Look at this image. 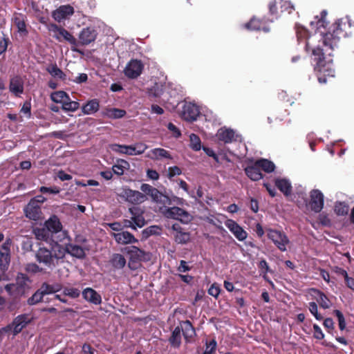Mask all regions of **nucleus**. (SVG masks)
I'll return each mask as SVG.
<instances>
[{"label": "nucleus", "instance_id": "nucleus-1", "mask_svg": "<svg viewBox=\"0 0 354 354\" xmlns=\"http://www.w3.org/2000/svg\"><path fill=\"white\" fill-rule=\"evenodd\" d=\"M327 15L326 10L320 13V19L317 21V32L322 36L323 46L326 48H316L312 50V54L315 56V71L317 72V79L320 84H326L328 78L332 77V58L331 53H327V50H332V32L330 30L329 22L325 21Z\"/></svg>", "mask_w": 354, "mask_h": 354}, {"label": "nucleus", "instance_id": "nucleus-2", "mask_svg": "<svg viewBox=\"0 0 354 354\" xmlns=\"http://www.w3.org/2000/svg\"><path fill=\"white\" fill-rule=\"evenodd\" d=\"M65 255L66 250L60 245L57 244L55 246L51 247L50 249L40 245L36 252L35 258L39 263L53 269L63 261Z\"/></svg>", "mask_w": 354, "mask_h": 354}, {"label": "nucleus", "instance_id": "nucleus-3", "mask_svg": "<svg viewBox=\"0 0 354 354\" xmlns=\"http://www.w3.org/2000/svg\"><path fill=\"white\" fill-rule=\"evenodd\" d=\"M127 253L129 255L128 267L131 270H136L141 266L142 261H148L151 259V254L147 252L136 246H131L126 248Z\"/></svg>", "mask_w": 354, "mask_h": 354}, {"label": "nucleus", "instance_id": "nucleus-4", "mask_svg": "<svg viewBox=\"0 0 354 354\" xmlns=\"http://www.w3.org/2000/svg\"><path fill=\"white\" fill-rule=\"evenodd\" d=\"M160 212L165 218L178 220L183 223H188L192 220L189 213L178 207H160Z\"/></svg>", "mask_w": 354, "mask_h": 354}, {"label": "nucleus", "instance_id": "nucleus-5", "mask_svg": "<svg viewBox=\"0 0 354 354\" xmlns=\"http://www.w3.org/2000/svg\"><path fill=\"white\" fill-rule=\"evenodd\" d=\"M268 238L272 241L274 245L281 251L286 252L287 246L290 244L288 236L283 231L267 228L266 229Z\"/></svg>", "mask_w": 354, "mask_h": 354}, {"label": "nucleus", "instance_id": "nucleus-6", "mask_svg": "<svg viewBox=\"0 0 354 354\" xmlns=\"http://www.w3.org/2000/svg\"><path fill=\"white\" fill-rule=\"evenodd\" d=\"M351 28V24L347 17L337 19L333 24V43L335 39L339 40L341 38H345L348 35L347 30Z\"/></svg>", "mask_w": 354, "mask_h": 354}, {"label": "nucleus", "instance_id": "nucleus-7", "mask_svg": "<svg viewBox=\"0 0 354 354\" xmlns=\"http://www.w3.org/2000/svg\"><path fill=\"white\" fill-rule=\"evenodd\" d=\"M49 30L55 33L53 37L59 41H66L72 45L77 44L76 39L65 28L55 24H52Z\"/></svg>", "mask_w": 354, "mask_h": 354}, {"label": "nucleus", "instance_id": "nucleus-8", "mask_svg": "<svg viewBox=\"0 0 354 354\" xmlns=\"http://www.w3.org/2000/svg\"><path fill=\"white\" fill-rule=\"evenodd\" d=\"M144 69V64L141 60L131 59L124 70V75L130 79H136L140 75Z\"/></svg>", "mask_w": 354, "mask_h": 354}, {"label": "nucleus", "instance_id": "nucleus-9", "mask_svg": "<svg viewBox=\"0 0 354 354\" xmlns=\"http://www.w3.org/2000/svg\"><path fill=\"white\" fill-rule=\"evenodd\" d=\"M32 321L30 315L28 314H21L17 316L11 324H8L6 326H10V332L12 330L14 335H17L25 328L28 324Z\"/></svg>", "mask_w": 354, "mask_h": 354}, {"label": "nucleus", "instance_id": "nucleus-10", "mask_svg": "<svg viewBox=\"0 0 354 354\" xmlns=\"http://www.w3.org/2000/svg\"><path fill=\"white\" fill-rule=\"evenodd\" d=\"M200 115L199 107L194 103L185 102L182 107L181 118L188 122H193L197 120Z\"/></svg>", "mask_w": 354, "mask_h": 354}, {"label": "nucleus", "instance_id": "nucleus-11", "mask_svg": "<svg viewBox=\"0 0 354 354\" xmlns=\"http://www.w3.org/2000/svg\"><path fill=\"white\" fill-rule=\"evenodd\" d=\"M307 206L315 212H319L324 206V195L318 189H313L310 193V201Z\"/></svg>", "mask_w": 354, "mask_h": 354}, {"label": "nucleus", "instance_id": "nucleus-12", "mask_svg": "<svg viewBox=\"0 0 354 354\" xmlns=\"http://www.w3.org/2000/svg\"><path fill=\"white\" fill-rule=\"evenodd\" d=\"M225 225L239 241H243L246 239L248 236L247 232L236 221L232 219H227Z\"/></svg>", "mask_w": 354, "mask_h": 354}, {"label": "nucleus", "instance_id": "nucleus-13", "mask_svg": "<svg viewBox=\"0 0 354 354\" xmlns=\"http://www.w3.org/2000/svg\"><path fill=\"white\" fill-rule=\"evenodd\" d=\"M121 196L124 198L127 201L133 204L141 203L147 199L144 194L131 189H124Z\"/></svg>", "mask_w": 354, "mask_h": 354}, {"label": "nucleus", "instance_id": "nucleus-14", "mask_svg": "<svg viewBox=\"0 0 354 354\" xmlns=\"http://www.w3.org/2000/svg\"><path fill=\"white\" fill-rule=\"evenodd\" d=\"M97 32L93 27L83 28L80 35L79 39L82 45H88L96 39Z\"/></svg>", "mask_w": 354, "mask_h": 354}, {"label": "nucleus", "instance_id": "nucleus-15", "mask_svg": "<svg viewBox=\"0 0 354 354\" xmlns=\"http://www.w3.org/2000/svg\"><path fill=\"white\" fill-rule=\"evenodd\" d=\"M26 216L30 220L38 221L41 216L40 205H35L33 201H30L24 208Z\"/></svg>", "mask_w": 354, "mask_h": 354}, {"label": "nucleus", "instance_id": "nucleus-16", "mask_svg": "<svg viewBox=\"0 0 354 354\" xmlns=\"http://www.w3.org/2000/svg\"><path fill=\"white\" fill-rule=\"evenodd\" d=\"M74 8L70 5L62 6L53 12L52 17L53 19L60 22L62 20L65 19L68 16L73 15Z\"/></svg>", "mask_w": 354, "mask_h": 354}, {"label": "nucleus", "instance_id": "nucleus-17", "mask_svg": "<svg viewBox=\"0 0 354 354\" xmlns=\"http://www.w3.org/2000/svg\"><path fill=\"white\" fill-rule=\"evenodd\" d=\"M24 81L19 75L11 77L9 84V90L15 96H20L24 93Z\"/></svg>", "mask_w": 354, "mask_h": 354}, {"label": "nucleus", "instance_id": "nucleus-18", "mask_svg": "<svg viewBox=\"0 0 354 354\" xmlns=\"http://www.w3.org/2000/svg\"><path fill=\"white\" fill-rule=\"evenodd\" d=\"M12 21L20 35L22 37H26L28 35V30L26 28L25 15L21 13H15Z\"/></svg>", "mask_w": 354, "mask_h": 354}, {"label": "nucleus", "instance_id": "nucleus-19", "mask_svg": "<svg viewBox=\"0 0 354 354\" xmlns=\"http://www.w3.org/2000/svg\"><path fill=\"white\" fill-rule=\"evenodd\" d=\"M179 328L186 342H189L196 335V330L189 320L180 322Z\"/></svg>", "mask_w": 354, "mask_h": 354}, {"label": "nucleus", "instance_id": "nucleus-20", "mask_svg": "<svg viewBox=\"0 0 354 354\" xmlns=\"http://www.w3.org/2000/svg\"><path fill=\"white\" fill-rule=\"evenodd\" d=\"M113 237L118 243L122 245L138 242V240L128 231H122L121 232L115 233L113 234Z\"/></svg>", "mask_w": 354, "mask_h": 354}, {"label": "nucleus", "instance_id": "nucleus-21", "mask_svg": "<svg viewBox=\"0 0 354 354\" xmlns=\"http://www.w3.org/2000/svg\"><path fill=\"white\" fill-rule=\"evenodd\" d=\"M145 157H147L149 159L153 160H160L163 158H167V159L172 158L169 152L162 148H155V149L150 150L145 155Z\"/></svg>", "mask_w": 354, "mask_h": 354}, {"label": "nucleus", "instance_id": "nucleus-22", "mask_svg": "<svg viewBox=\"0 0 354 354\" xmlns=\"http://www.w3.org/2000/svg\"><path fill=\"white\" fill-rule=\"evenodd\" d=\"M82 297L85 300L95 305L102 303L101 295L91 288H85L82 291Z\"/></svg>", "mask_w": 354, "mask_h": 354}, {"label": "nucleus", "instance_id": "nucleus-23", "mask_svg": "<svg viewBox=\"0 0 354 354\" xmlns=\"http://www.w3.org/2000/svg\"><path fill=\"white\" fill-rule=\"evenodd\" d=\"M245 28L250 30H263L267 32L269 28L266 26V22L263 19L256 17L252 18L249 22L245 24Z\"/></svg>", "mask_w": 354, "mask_h": 354}, {"label": "nucleus", "instance_id": "nucleus-24", "mask_svg": "<svg viewBox=\"0 0 354 354\" xmlns=\"http://www.w3.org/2000/svg\"><path fill=\"white\" fill-rule=\"evenodd\" d=\"M244 171L246 176L253 181H257L263 177L259 167L256 166V161L252 165L247 166Z\"/></svg>", "mask_w": 354, "mask_h": 354}, {"label": "nucleus", "instance_id": "nucleus-25", "mask_svg": "<svg viewBox=\"0 0 354 354\" xmlns=\"http://www.w3.org/2000/svg\"><path fill=\"white\" fill-rule=\"evenodd\" d=\"M129 211L131 215V219L136 227H142L145 225V220L142 216V212H140V209L137 207H131L129 208Z\"/></svg>", "mask_w": 354, "mask_h": 354}, {"label": "nucleus", "instance_id": "nucleus-26", "mask_svg": "<svg viewBox=\"0 0 354 354\" xmlns=\"http://www.w3.org/2000/svg\"><path fill=\"white\" fill-rule=\"evenodd\" d=\"M45 227L50 233H57L62 229L59 218L56 215L51 216L46 222Z\"/></svg>", "mask_w": 354, "mask_h": 354}, {"label": "nucleus", "instance_id": "nucleus-27", "mask_svg": "<svg viewBox=\"0 0 354 354\" xmlns=\"http://www.w3.org/2000/svg\"><path fill=\"white\" fill-rule=\"evenodd\" d=\"M126 111L118 108L106 107L102 111V115L110 119H120L126 115Z\"/></svg>", "mask_w": 354, "mask_h": 354}, {"label": "nucleus", "instance_id": "nucleus-28", "mask_svg": "<svg viewBox=\"0 0 354 354\" xmlns=\"http://www.w3.org/2000/svg\"><path fill=\"white\" fill-rule=\"evenodd\" d=\"M66 253L70 254L71 256L77 259H84L86 257L84 249L77 245L69 243L64 248Z\"/></svg>", "mask_w": 354, "mask_h": 354}, {"label": "nucleus", "instance_id": "nucleus-29", "mask_svg": "<svg viewBox=\"0 0 354 354\" xmlns=\"http://www.w3.org/2000/svg\"><path fill=\"white\" fill-rule=\"evenodd\" d=\"M311 295L316 299L322 308L324 309L329 308L330 301L322 292L313 288L311 289Z\"/></svg>", "mask_w": 354, "mask_h": 354}, {"label": "nucleus", "instance_id": "nucleus-30", "mask_svg": "<svg viewBox=\"0 0 354 354\" xmlns=\"http://www.w3.org/2000/svg\"><path fill=\"white\" fill-rule=\"evenodd\" d=\"M218 139L225 143H230L235 140V133L230 129H220L216 134Z\"/></svg>", "mask_w": 354, "mask_h": 354}, {"label": "nucleus", "instance_id": "nucleus-31", "mask_svg": "<svg viewBox=\"0 0 354 354\" xmlns=\"http://www.w3.org/2000/svg\"><path fill=\"white\" fill-rule=\"evenodd\" d=\"M109 263L115 270H121L127 264V260L124 257L119 253H114L110 258Z\"/></svg>", "mask_w": 354, "mask_h": 354}, {"label": "nucleus", "instance_id": "nucleus-32", "mask_svg": "<svg viewBox=\"0 0 354 354\" xmlns=\"http://www.w3.org/2000/svg\"><path fill=\"white\" fill-rule=\"evenodd\" d=\"M100 109V102L97 99L88 100L82 107V111L84 115H91L96 113Z\"/></svg>", "mask_w": 354, "mask_h": 354}, {"label": "nucleus", "instance_id": "nucleus-33", "mask_svg": "<svg viewBox=\"0 0 354 354\" xmlns=\"http://www.w3.org/2000/svg\"><path fill=\"white\" fill-rule=\"evenodd\" d=\"M128 150L125 151L127 155L134 156L143 153L148 148V146L143 142H137L133 145H129L128 147H124Z\"/></svg>", "mask_w": 354, "mask_h": 354}, {"label": "nucleus", "instance_id": "nucleus-34", "mask_svg": "<svg viewBox=\"0 0 354 354\" xmlns=\"http://www.w3.org/2000/svg\"><path fill=\"white\" fill-rule=\"evenodd\" d=\"M275 186L286 196L290 195L292 186L290 183L285 178L275 180Z\"/></svg>", "mask_w": 354, "mask_h": 354}, {"label": "nucleus", "instance_id": "nucleus-35", "mask_svg": "<svg viewBox=\"0 0 354 354\" xmlns=\"http://www.w3.org/2000/svg\"><path fill=\"white\" fill-rule=\"evenodd\" d=\"M256 166H258L260 170L261 169L266 173H271L275 169L274 164L272 161L265 158L256 160Z\"/></svg>", "mask_w": 354, "mask_h": 354}, {"label": "nucleus", "instance_id": "nucleus-36", "mask_svg": "<svg viewBox=\"0 0 354 354\" xmlns=\"http://www.w3.org/2000/svg\"><path fill=\"white\" fill-rule=\"evenodd\" d=\"M46 70L55 78H58L62 80H66V74L57 66L56 64L48 66Z\"/></svg>", "mask_w": 354, "mask_h": 354}, {"label": "nucleus", "instance_id": "nucleus-37", "mask_svg": "<svg viewBox=\"0 0 354 354\" xmlns=\"http://www.w3.org/2000/svg\"><path fill=\"white\" fill-rule=\"evenodd\" d=\"M129 163L128 161L123 159H118L117 163L112 166V171L118 176L124 174L125 169H129Z\"/></svg>", "mask_w": 354, "mask_h": 354}, {"label": "nucleus", "instance_id": "nucleus-38", "mask_svg": "<svg viewBox=\"0 0 354 354\" xmlns=\"http://www.w3.org/2000/svg\"><path fill=\"white\" fill-rule=\"evenodd\" d=\"M140 189L142 192L145 193V195L149 196L153 201H157L158 194L160 193L159 190L153 186L149 185V184H142L140 187Z\"/></svg>", "mask_w": 354, "mask_h": 354}, {"label": "nucleus", "instance_id": "nucleus-39", "mask_svg": "<svg viewBox=\"0 0 354 354\" xmlns=\"http://www.w3.org/2000/svg\"><path fill=\"white\" fill-rule=\"evenodd\" d=\"M181 330L179 326H176L169 338L170 344L174 348H178L181 344Z\"/></svg>", "mask_w": 354, "mask_h": 354}, {"label": "nucleus", "instance_id": "nucleus-40", "mask_svg": "<svg viewBox=\"0 0 354 354\" xmlns=\"http://www.w3.org/2000/svg\"><path fill=\"white\" fill-rule=\"evenodd\" d=\"M163 93L162 84L156 82L151 87L147 88V94L149 97L156 98L160 97Z\"/></svg>", "mask_w": 354, "mask_h": 354}, {"label": "nucleus", "instance_id": "nucleus-41", "mask_svg": "<svg viewBox=\"0 0 354 354\" xmlns=\"http://www.w3.org/2000/svg\"><path fill=\"white\" fill-rule=\"evenodd\" d=\"M69 95L63 91H58L51 93L50 99L55 103L63 104L64 102L68 98Z\"/></svg>", "mask_w": 354, "mask_h": 354}, {"label": "nucleus", "instance_id": "nucleus-42", "mask_svg": "<svg viewBox=\"0 0 354 354\" xmlns=\"http://www.w3.org/2000/svg\"><path fill=\"white\" fill-rule=\"evenodd\" d=\"M80 107V103L78 102H76V101H72L70 98V97H68V98L67 100H66V101L64 102V104H62V109L64 111H77Z\"/></svg>", "mask_w": 354, "mask_h": 354}, {"label": "nucleus", "instance_id": "nucleus-43", "mask_svg": "<svg viewBox=\"0 0 354 354\" xmlns=\"http://www.w3.org/2000/svg\"><path fill=\"white\" fill-rule=\"evenodd\" d=\"M44 293L40 289H38L27 300V304L29 306H33L42 301L44 297Z\"/></svg>", "mask_w": 354, "mask_h": 354}, {"label": "nucleus", "instance_id": "nucleus-44", "mask_svg": "<svg viewBox=\"0 0 354 354\" xmlns=\"http://www.w3.org/2000/svg\"><path fill=\"white\" fill-rule=\"evenodd\" d=\"M189 147L194 151H199L201 149V141L198 136L192 133L189 136Z\"/></svg>", "mask_w": 354, "mask_h": 354}, {"label": "nucleus", "instance_id": "nucleus-45", "mask_svg": "<svg viewBox=\"0 0 354 354\" xmlns=\"http://www.w3.org/2000/svg\"><path fill=\"white\" fill-rule=\"evenodd\" d=\"M349 207L345 203L337 202L335 205V212L337 215L344 216L348 212Z\"/></svg>", "mask_w": 354, "mask_h": 354}, {"label": "nucleus", "instance_id": "nucleus-46", "mask_svg": "<svg viewBox=\"0 0 354 354\" xmlns=\"http://www.w3.org/2000/svg\"><path fill=\"white\" fill-rule=\"evenodd\" d=\"M174 239L177 243L185 244L190 240V234L183 231L180 233L176 234Z\"/></svg>", "mask_w": 354, "mask_h": 354}, {"label": "nucleus", "instance_id": "nucleus-47", "mask_svg": "<svg viewBox=\"0 0 354 354\" xmlns=\"http://www.w3.org/2000/svg\"><path fill=\"white\" fill-rule=\"evenodd\" d=\"M295 29L297 40L299 41H301L304 39H306L308 37V31L303 26L297 24L295 26Z\"/></svg>", "mask_w": 354, "mask_h": 354}, {"label": "nucleus", "instance_id": "nucleus-48", "mask_svg": "<svg viewBox=\"0 0 354 354\" xmlns=\"http://www.w3.org/2000/svg\"><path fill=\"white\" fill-rule=\"evenodd\" d=\"M50 232L46 227L35 230V236L39 240L46 241L50 236Z\"/></svg>", "mask_w": 354, "mask_h": 354}, {"label": "nucleus", "instance_id": "nucleus-49", "mask_svg": "<svg viewBox=\"0 0 354 354\" xmlns=\"http://www.w3.org/2000/svg\"><path fill=\"white\" fill-rule=\"evenodd\" d=\"M10 263V254H0V267L3 270H8Z\"/></svg>", "mask_w": 354, "mask_h": 354}, {"label": "nucleus", "instance_id": "nucleus-50", "mask_svg": "<svg viewBox=\"0 0 354 354\" xmlns=\"http://www.w3.org/2000/svg\"><path fill=\"white\" fill-rule=\"evenodd\" d=\"M279 5L281 8V12H288L290 14L294 10V6L288 1L279 0Z\"/></svg>", "mask_w": 354, "mask_h": 354}, {"label": "nucleus", "instance_id": "nucleus-51", "mask_svg": "<svg viewBox=\"0 0 354 354\" xmlns=\"http://www.w3.org/2000/svg\"><path fill=\"white\" fill-rule=\"evenodd\" d=\"M333 314L337 318L338 326L341 330L346 329V322L343 314L339 310H333Z\"/></svg>", "mask_w": 354, "mask_h": 354}, {"label": "nucleus", "instance_id": "nucleus-52", "mask_svg": "<svg viewBox=\"0 0 354 354\" xmlns=\"http://www.w3.org/2000/svg\"><path fill=\"white\" fill-rule=\"evenodd\" d=\"M216 346L217 342L214 339L209 342L206 341L205 352L207 353V354H214L216 351Z\"/></svg>", "mask_w": 354, "mask_h": 354}, {"label": "nucleus", "instance_id": "nucleus-53", "mask_svg": "<svg viewBox=\"0 0 354 354\" xmlns=\"http://www.w3.org/2000/svg\"><path fill=\"white\" fill-rule=\"evenodd\" d=\"M64 295L71 298H77L80 295V290L75 288H65L63 292Z\"/></svg>", "mask_w": 354, "mask_h": 354}, {"label": "nucleus", "instance_id": "nucleus-54", "mask_svg": "<svg viewBox=\"0 0 354 354\" xmlns=\"http://www.w3.org/2000/svg\"><path fill=\"white\" fill-rule=\"evenodd\" d=\"M279 1H274L269 4V12L274 19H277L279 17L278 8H279Z\"/></svg>", "mask_w": 354, "mask_h": 354}, {"label": "nucleus", "instance_id": "nucleus-55", "mask_svg": "<svg viewBox=\"0 0 354 354\" xmlns=\"http://www.w3.org/2000/svg\"><path fill=\"white\" fill-rule=\"evenodd\" d=\"M154 202L162 205L163 207L171 205L170 197L162 194L161 192L159 193L157 201H154Z\"/></svg>", "mask_w": 354, "mask_h": 354}, {"label": "nucleus", "instance_id": "nucleus-56", "mask_svg": "<svg viewBox=\"0 0 354 354\" xmlns=\"http://www.w3.org/2000/svg\"><path fill=\"white\" fill-rule=\"evenodd\" d=\"M207 292L209 295L215 298H218L221 292V288L219 285L216 283H214L213 284L211 285Z\"/></svg>", "mask_w": 354, "mask_h": 354}, {"label": "nucleus", "instance_id": "nucleus-57", "mask_svg": "<svg viewBox=\"0 0 354 354\" xmlns=\"http://www.w3.org/2000/svg\"><path fill=\"white\" fill-rule=\"evenodd\" d=\"M309 310L317 320H322L323 319V317L318 313L317 305L315 302L313 301L309 303Z\"/></svg>", "mask_w": 354, "mask_h": 354}, {"label": "nucleus", "instance_id": "nucleus-58", "mask_svg": "<svg viewBox=\"0 0 354 354\" xmlns=\"http://www.w3.org/2000/svg\"><path fill=\"white\" fill-rule=\"evenodd\" d=\"M181 173H182V171H181L180 168L178 167V166L169 167L168 168L167 177L169 179H171L175 176L180 175Z\"/></svg>", "mask_w": 354, "mask_h": 354}, {"label": "nucleus", "instance_id": "nucleus-59", "mask_svg": "<svg viewBox=\"0 0 354 354\" xmlns=\"http://www.w3.org/2000/svg\"><path fill=\"white\" fill-rule=\"evenodd\" d=\"M39 191H40V192H41L43 194L50 193V194H57L60 192V189H59V187H56V186L53 187H47L41 186L39 188Z\"/></svg>", "mask_w": 354, "mask_h": 354}, {"label": "nucleus", "instance_id": "nucleus-60", "mask_svg": "<svg viewBox=\"0 0 354 354\" xmlns=\"http://www.w3.org/2000/svg\"><path fill=\"white\" fill-rule=\"evenodd\" d=\"M17 283L21 286L23 287L25 285H26L27 281H29V278L27 276V274L24 273H19L17 277Z\"/></svg>", "mask_w": 354, "mask_h": 354}, {"label": "nucleus", "instance_id": "nucleus-61", "mask_svg": "<svg viewBox=\"0 0 354 354\" xmlns=\"http://www.w3.org/2000/svg\"><path fill=\"white\" fill-rule=\"evenodd\" d=\"M44 295L55 293V290L52 285H50L46 282L43 283L39 288Z\"/></svg>", "mask_w": 354, "mask_h": 354}, {"label": "nucleus", "instance_id": "nucleus-62", "mask_svg": "<svg viewBox=\"0 0 354 354\" xmlns=\"http://www.w3.org/2000/svg\"><path fill=\"white\" fill-rule=\"evenodd\" d=\"M258 267L261 272H272V270L270 269L268 263L265 259H262L259 261Z\"/></svg>", "mask_w": 354, "mask_h": 354}, {"label": "nucleus", "instance_id": "nucleus-63", "mask_svg": "<svg viewBox=\"0 0 354 354\" xmlns=\"http://www.w3.org/2000/svg\"><path fill=\"white\" fill-rule=\"evenodd\" d=\"M191 269L192 267L189 266L187 262L184 260L180 261L179 266L177 268L178 271H179L180 272H185L189 271Z\"/></svg>", "mask_w": 354, "mask_h": 354}, {"label": "nucleus", "instance_id": "nucleus-64", "mask_svg": "<svg viewBox=\"0 0 354 354\" xmlns=\"http://www.w3.org/2000/svg\"><path fill=\"white\" fill-rule=\"evenodd\" d=\"M82 351L83 354H94L95 349L87 343H84L82 345Z\"/></svg>", "mask_w": 354, "mask_h": 354}]
</instances>
